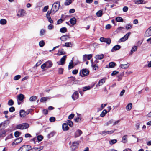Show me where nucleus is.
<instances>
[{"mask_svg": "<svg viewBox=\"0 0 151 151\" xmlns=\"http://www.w3.org/2000/svg\"><path fill=\"white\" fill-rule=\"evenodd\" d=\"M60 6V2L58 1L54 3L52 5L51 9V13L54 14L58 11Z\"/></svg>", "mask_w": 151, "mask_h": 151, "instance_id": "obj_1", "label": "nucleus"}, {"mask_svg": "<svg viewBox=\"0 0 151 151\" xmlns=\"http://www.w3.org/2000/svg\"><path fill=\"white\" fill-rule=\"evenodd\" d=\"M52 65V63L50 61H48L43 63L41 66V68L43 71L46 70L45 68H50Z\"/></svg>", "mask_w": 151, "mask_h": 151, "instance_id": "obj_2", "label": "nucleus"}, {"mask_svg": "<svg viewBox=\"0 0 151 151\" xmlns=\"http://www.w3.org/2000/svg\"><path fill=\"white\" fill-rule=\"evenodd\" d=\"M29 127V124L26 123H22L16 126V127L17 129H27Z\"/></svg>", "mask_w": 151, "mask_h": 151, "instance_id": "obj_3", "label": "nucleus"}, {"mask_svg": "<svg viewBox=\"0 0 151 151\" xmlns=\"http://www.w3.org/2000/svg\"><path fill=\"white\" fill-rule=\"evenodd\" d=\"M80 141L74 142H73L71 148L72 151H73L78 148Z\"/></svg>", "mask_w": 151, "mask_h": 151, "instance_id": "obj_4", "label": "nucleus"}, {"mask_svg": "<svg viewBox=\"0 0 151 151\" xmlns=\"http://www.w3.org/2000/svg\"><path fill=\"white\" fill-rule=\"evenodd\" d=\"M31 148V146L29 145H25L22 146L19 150L18 151H29Z\"/></svg>", "mask_w": 151, "mask_h": 151, "instance_id": "obj_5", "label": "nucleus"}, {"mask_svg": "<svg viewBox=\"0 0 151 151\" xmlns=\"http://www.w3.org/2000/svg\"><path fill=\"white\" fill-rule=\"evenodd\" d=\"M131 33L130 32L128 33H127L125 35L120 39L118 42H124L127 40L128 38L129 37Z\"/></svg>", "mask_w": 151, "mask_h": 151, "instance_id": "obj_6", "label": "nucleus"}, {"mask_svg": "<svg viewBox=\"0 0 151 151\" xmlns=\"http://www.w3.org/2000/svg\"><path fill=\"white\" fill-rule=\"evenodd\" d=\"M26 11L23 9H21L18 11L17 14V16L18 17H21L24 16Z\"/></svg>", "mask_w": 151, "mask_h": 151, "instance_id": "obj_7", "label": "nucleus"}, {"mask_svg": "<svg viewBox=\"0 0 151 151\" xmlns=\"http://www.w3.org/2000/svg\"><path fill=\"white\" fill-rule=\"evenodd\" d=\"M67 58L66 55H64L60 59V61L57 62L58 65H63L65 64V61Z\"/></svg>", "mask_w": 151, "mask_h": 151, "instance_id": "obj_8", "label": "nucleus"}, {"mask_svg": "<svg viewBox=\"0 0 151 151\" xmlns=\"http://www.w3.org/2000/svg\"><path fill=\"white\" fill-rule=\"evenodd\" d=\"M115 131V130L111 131H103L101 133V134L104 135H106L107 134H113L114 132Z\"/></svg>", "mask_w": 151, "mask_h": 151, "instance_id": "obj_9", "label": "nucleus"}, {"mask_svg": "<svg viewBox=\"0 0 151 151\" xmlns=\"http://www.w3.org/2000/svg\"><path fill=\"white\" fill-rule=\"evenodd\" d=\"M51 13V11H48L46 14L47 18L48 19L49 22L51 24L53 23V21L51 18L50 14Z\"/></svg>", "mask_w": 151, "mask_h": 151, "instance_id": "obj_10", "label": "nucleus"}, {"mask_svg": "<svg viewBox=\"0 0 151 151\" xmlns=\"http://www.w3.org/2000/svg\"><path fill=\"white\" fill-rule=\"evenodd\" d=\"M82 73H80V76L82 77L86 76L89 74L88 70L86 69H83L81 71Z\"/></svg>", "mask_w": 151, "mask_h": 151, "instance_id": "obj_11", "label": "nucleus"}, {"mask_svg": "<svg viewBox=\"0 0 151 151\" xmlns=\"http://www.w3.org/2000/svg\"><path fill=\"white\" fill-rule=\"evenodd\" d=\"M23 138L22 137H20L19 138L16 139L14 142L12 143V145H17L20 143L22 140Z\"/></svg>", "mask_w": 151, "mask_h": 151, "instance_id": "obj_12", "label": "nucleus"}, {"mask_svg": "<svg viewBox=\"0 0 151 151\" xmlns=\"http://www.w3.org/2000/svg\"><path fill=\"white\" fill-rule=\"evenodd\" d=\"M92 57V54L85 55L83 56V61H86L90 59Z\"/></svg>", "mask_w": 151, "mask_h": 151, "instance_id": "obj_13", "label": "nucleus"}, {"mask_svg": "<svg viewBox=\"0 0 151 151\" xmlns=\"http://www.w3.org/2000/svg\"><path fill=\"white\" fill-rule=\"evenodd\" d=\"M134 2L135 4L137 5L139 4H145L147 3V1L144 0H135Z\"/></svg>", "mask_w": 151, "mask_h": 151, "instance_id": "obj_14", "label": "nucleus"}, {"mask_svg": "<svg viewBox=\"0 0 151 151\" xmlns=\"http://www.w3.org/2000/svg\"><path fill=\"white\" fill-rule=\"evenodd\" d=\"M82 134V132L80 129L77 130L74 133V137L75 138L79 137Z\"/></svg>", "mask_w": 151, "mask_h": 151, "instance_id": "obj_15", "label": "nucleus"}, {"mask_svg": "<svg viewBox=\"0 0 151 151\" xmlns=\"http://www.w3.org/2000/svg\"><path fill=\"white\" fill-rule=\"evenodd\" d=\"M29 111L28 112H26L24 110H21L19 112L20 116L22 117H24L29 114Z\"/></svg>", "mask_w": 151, "mask_h": 151, "instance_id": "obj_16", "label": "nucleus"}, {"mask_svg": "<svg viewBox=\"0 0 151 151\" xmlns=\"http://www.w3.org/2000/svg\"><path fill=\"white\" fill-rule=\"evenodd\" d=\"M44 148L43 146H39L33 148L32 149V151H40Z\"/></svg>", "mask_w": 151, "mask_h": 151, "instance_id": "obj_17", "label": "nucleus"}, {"mask_svg": "<svg viewBox=\"0 0 151 151\" xmlns=\"http://www.w3.org/2000/svg\"><path fill=\"white\" fill-rule=\"evenodd\" d=\"M70 38L68 35H64L62 36L60 38L61 40L63 41H66L67 39Z\"/></svg>", "mask_w": 151, "mask_h": 151, "instance_id": "obj_18", "label": "nucleus"}, {"mask_svg": "<svg viewBox=\"0 0 151 151\" xmlns=\"http://www.w3.org/2000/svg\"><path fill=\"white\" fill-rule=\"evenodd\" d=\"M151 36V26L148 28L146 31L145 36L147 37Z\"/></svg>", "mask_w": 151, "mask_h": 151, "instance_id": "obj_19", "label": "nucleus"}, {"mask_svg": "<svg viewBox=\"0 0 151 151\" xmlns=\"http://www.w3.org/2000/svg\"><path fill=\"white\" fill-rule=\"evenodd\" d=\"M78 97V93L77 91L75 92L72 96V98L73 100H75L77 99Z\"/></svg>", "mask_w": 151, "mask_h": 151, "instance_id": "obj_20", "label": "nucleus"}, {"mask_svg": "<svg viewBox=\"0 0 151 151\" xmlns=\"http://www.w3.org/2000/svg\"><path fill=\"white\" fill-rule=\"evenodd\" d=\"M98 63V61L96 60L94 61V63H92V66L93 69L95 70H96L98 69V66L96 65V64H97Z\"/></svg>", "mask_w": 151, "mask_h": 151, "instance_id": "obj_21", "label": "nucleus"}, {"mask_svg": "<svg viewBox=\"0 0 151 151\" xmlns=\"http://www.w3.org/2000/svg\"><path fill=\"white\" fill-rule=\"evenodd\" d=\"M51 98L50 97H43L41 98L40 100V101L41 102H43L46 101L47 100H49Z\"/></svg>", "mask_w": 151, "mask_h": 151, "instance_id": "obj_22", "label": "nucleus"}, {"mask_svg": "<svg viewBox=\"0 0 151 151\" xmlns=\"http://www.w3.org/2000/svg\"><path fill=\"white\" fill-rule=\"evenodd\" d=\"M70 22L72 25H73L76 23V19L75 17L72 18L70 19Z\"/></svg>", "mask_w": 151, "mask_h": 151, "instance_id": "obj_23", "label": "nucleus"}, {"mask_svg": "<svg viewBox=\"0 0 151 151\" xmlns=\"http://www.w3.org/2000/svg\"><path fill=\"white\" fill-rule=\"evenodd\" d=\"M106 80L104 78H103L100 80L98 83V85L99 86H100L103 85L105 82Z\"/></svg>", "mask_w": 151, "mask_h": 151, "instance_id": "obj_24", "label": "nucleus"}, {"mask_svg": "<svg viewBox=\"0 0 151 151\" xmlns=\"http://www.w3.org/2000/svg\"><path fill=\"white\" fill-rule=\"evenodd\" d=\"M62 128L64 131H67L69 129V128L67 124L64 123L62 125Z\"/></svg>", "mask_w": 151, "mask_h": 151, "instance_id": "obj_25", "label": "nucleus"}, {"mask_svg": "<svg viewBox=\"0 0 151 151\" xmlns=\"http://www.w3.org/2000/svg\"><path fill=\"white\" fill-rule=\"evenodd\" d=\"M137 46H133L131 50L129 55H132L134 52L136 51L137 50Z\"/></svg>", "mask_w": 151, "mask_h": 151, "instance_id": "obj_26", "label": "nucleus"}, {"mask_svg": "<svg viewBox=\"0 0 151 151\" xmlns=\"http://www.w3.org/2000/svg\"><path fill=\"white\" fill-rule=\"evenodd\" d=\"M104 56L103 54H101L96 55L95 58L96 60H101L104 58Z\"/></svg>", "mask_w": 151, "mask_h": 151, "instance_id": "obj_27", "label": "nucleus"}, {"mask_svg": "<svg viewBox=\"0 0 151 151\" xmlns=\"http://www.w3.org/2000/svg\"><path fill=\"white\" fill-rule=\"evenodd\" d=\"M121 46L118 45H116L114 46L111 49V51L113 52L114 50L116 51L120 48Z\"/></svg>", "mask_w": 151, "mask_h": 151, "instance_id": "obj_28", "label": "nucleus"}, {"mask_svg": "<svg viewBox=\"0 0 151 151\" xmlns=\"http://www.w3.org/2000/svg\"><path fill=\"white\" fill-rule=\"evenodd\" d=\"M94 85L90 86H86L83 87L82 90L83 91H85L87 90H89L92 88Z\"/></svg>", "mask_w": 151, "mask_h": 151, "instance_id": "obj_29", "label": "nucleus"}, {"mask_svg": "<svg viewBox=\"0 0 151 151\" xmlns=\"http://www.w3.org/2000/svg\"><path fill=\"white\" fill-rule=\"evenodd\" d=\"M17 100H19L20 101H22L24 98V96L23 94H20L17 96Z\"/></svg>", "mask_w": 151, "mask_h": 151, "instance_id": "obj_30", "label": "nucleus"}, {"mask_svg": "<svg viewBox=\"0 0 151 151\" xmlns=\"http://www.w3.org/2000/svg\"><path fill=\"white\" fill-rule=\"evenodd\" d=\"M129 66V65L127 63L126 64H121L120 65L121 68L122 69H126L128 68Z\"/></svg>", "mask_w": 151, "mask_h": 151, "instance_id": "obj_31", "label": "nucleus"}, {"mask_svg": "<svg viewBox=\"0 0 151 151\" xmlns=\"http://www.w3.org/2000/svg\"><path fill=\"white\" fill-rule=\"evenodd\" d=\"M132 107V104L131 103H129L126 106V109L127 111H129Z\"/></svg>", "mask_w": 151, "mask_h": 151, "instance_id": "obj_32", "label": "nucleus"}, {"mask_svg": "<svg viewBox=\"0 0 151 151\" xmlns=\"http://www.w3.org/2000/svg\"><path fill=\"white\" fill-rule=\"evenodd\" d=\"M46 32V30L44 29H41L40 32V36H42L44 35Z\"/></svg>", "mask_w": 151, "mask_h": 151, "instance_id": "obj_33", "label": "nucleus"}, {"mask_svg": "<svg viewBox=\"0 0 151 151\" xmlns=\"http://www.w3.org/2000/svg\"><path fill=\"white\" fill-rule=\"evenodd\" d=\"M37 99V97L35 96H33L31 97L29 99V101L31 102H34L36 101Z\"/></svg>", "mask_w": 151, "mask_h": 151, "instance_id": "obj_34", "label": "nucleus"}, {"mask_svg": "<svg viewBox=\"0 0 151 151\" xmlns=\"http://www.w3.org/2000/svg\"><path fill=\"white\" fill-rule=\"evenodd\" d=\"M73 68V60H71L69 63L68 68L69 69H72Z\"/></svg>", "mask_w": 151, "mask_h": 151, "instance_id": "obj_35", "label": "nucleus"}, {"mask_svg": "<svg viewBox=\"0 0 151 151\" xmlns=\"http://www.w3.org/2000/svg\"><path fill=\"white\" fill-rule=\"evenodd\" d=\"M73 44L71 42H66L63 46H65L67 47H71L73 46Z\"/></svg>", "mask_w": 151, "mask_h": 151, "instance_id": "obj_36", "label": "nucleus"}, {"mask_svg": "<svg viewBox=\"0 0 151 151\" xmlns=\"http://www.w3.org/2000/svg\"><path fill=\"white\" fill-rule=\"evenodd\" d=\"M114 122L113 119H111L109 120L107 122L105 123L104 124L105 126H107L109 125L113 124V123Z\"/></svg>", "mask_w": 151, "mask_h": 151, "instance_id": "obj_37", "label": "nucleus"}, {"mask_svg": "<svg viewBox=\"0 0 151 151\" xmlns=\"http://www.w3.org/2000/svg\"><path fill=\"white\" fill-rule=\"evenodd\" d=\"M65 54V52L64 51V50L63 49L59 50L58 51V52L57 54L59 55Z\"/></svg>", "mask_w": 151, "mask_h": 151, "instance_id": "obj_38", "label": "nucleus"}, {"mask_svg": "<svg viewBox=\"0 0 151 151\" xmlns=\"http://www.w3.org/2000/svg\"><path fill=\"white\" fill-rule=\"evenodd\" d=\"M7 23V21L4 19H2L0 20V24L1 25L6 24Z\"/></svg>", "mask_w": 151, "mask_h": 151, "instance_id": "obj_39", "label": "nucleus"}, {"mask_svg": "<svg viewBox=\"0 0 151 151\" xmlns=\"http://www.w3.org/2000/svg\"><path fill=\"white\" fill-rule=\"evenodd\" d=\"M107 113V111L105 109L102 112V113L100 115V116L102 117H104L105 116L106 114Z\"/></svg>", "mask_w": 151, "mask_h": 151, "instance_id": "obj_40", "label": "nucleus"}, {"mask_svg": "<svg viewBox=\"0 0 151 151\" xmlns=\"http://www.w3.org/2000/svg\"><path fill=\"white\" fill-rule=\"evenodd\" d=\"M116 64L115 63L111 62L109 63V66L110 68H113L115 66Z\"/></svg>", "mask_w": 151, "mask_h": 151, "instance_id": "obj_41", "label": "nucleus"}, {"mask_svg": "<svg viewBox=\"0 0 151 151\" xmlns=\"http://www.w3.org/2000/svg\"><path fill=\"white\" fill-rule=\"evenodd\" d=\"M72 3V0H66L64 4L65 6L69 5Z\"/></svg>", "mask_w": 151, "mask_h": 151, "instance_id": "obj_42", "label": "nucleus"}, {"mask_svg": "<svg viewBox=\"0 0 151 151\" xmlns=\"http://www.w3.org/2000/svg\"><path fill=\"white\" fill-rule=\"evenodd\" d=\"M116 20L117 22H123V19L121 17H118L116 18Z\"/></svg>", "mask_w": 151, "mask_h": 151, "instance_id": "obj_43", "label": "nucleus"}, {"mask_svg": "<svg viewBox=\"0 0 151 151\" xmlns=\"http://www.w3.org/2000/svg\"><path fill=\"white\" fill-rule=\"evenodd\" d=\"M127 135H125L123 136L122 139V142L123 143H125L127 141Z\"/></svg>", "mask_w": 151, "mask_h": 151, "instance_id": "obj_44", "label": "nucleus"}, {"mask_svg": "<svg viewBox=\"0 0 151 151\" xmlns=\"http://www.w3.org/2000/svg\"><path fill=\"white\" fill-rule=\"evenodd\" d=\"M37 137V138L38 142L41 141L43 138V136L41 135L38 136Z\"/></svg>", "mask_w": 151, "mask_h": 151, "instance_id": "obj_45", "label": "nucleus"}, {"mask_svg": "<svg viewBox=\"0 0 151 151\" xmlns=\"http://www.w3.org/2000/svg\"><path fill=\"white\" fill-rule=\"evenodd\" d=\"M102 15V11L101 10H99L96 13V15L98 17H101Z\"/></svg>", "mask_w": 151, "mask_h": 151, "instance_id": "obj_46", "label": "nucleus"}, {"mask_svg": "<svg viewBox=\"0 0 151 151\" xmlns=\"http://www.w3.org/2000/svg\"><path fill=\"white\" fill-rule=\"evenodd\" d=\"M67 123L70 127H72L73 123L70 120H68L66 121Z\"/></svg>", "mask_w": 151, "mask_h": 151, "instance_id": "obj_47", "label": "nucleus"}, {"mask_svg": "<svg viewBox=\"0 0 151 151\" xmlns=\"http://www.w3.org/2000/svg\"><path fill=\"white\" fill-rule=\"evenodd\" d=\"M45 43L43 40L40 41L39 42V45L41 47H43L45 45Z\"/></svg>", "mask_w": 151, "mask_h": 151, "instance_id": "obj_48", "label": "nucleus"}, {"mask_svg": "<svg viewBox=\"0 0 151 151\" xmlns=\"http://www.w3.org/2000/svg\"><path fill=\"white\" fill-rule=\"evenodd\" d=\"M6 131L5 130H3L0 133V134L2 137H5L6 135Z\"/></svg>", "mask_w": 151, "mask_h": 151, "instance_id": "obj_49", "label": "nucleus"}, {"mask_svg": "<svg viewBox=\"0 0 151 151\" xmlns=\"http://www.w3.org/2000/svg\"><path fill=\"white\" fill-rule=\"evenodd\" d=\"M31 141L33 142L35 144H36L37 142H38V139H37V137H35L33 139H31Z\"/></svg>", "mask_w": 151, "mask_h": 151, "instance_id": "obj_50", "label": "nucleus"}, {"mask_svg": "<svg viewBox=\"0 0 151 151\" xmlns=\"http://www.w3.org/2000/svg\"><path fill=\"white\" fill-rule=\"evenodd\" d=\"M14 104V101L12 99L9 100L8 102V105L10 106L13 105Z\"/></svg>", "mask_w": 151, "mask_h": 151, "instance_id": "obj_51", "label": "nucleus"}, {"mask_svg": "<svg viewBox=\"0 0 151 151\" xmlns=\"http://www.w3.org/2000/svg\"><path fill=\"white\" fill-rule=\"evenodd\" d=\"M132 28V26L129 24H127L125 26V28L127 30L130 29Z\"/></svg>", "mask_w": 151, "mask_h": 151, "instance_id": "obj_52", "label": "nucleus"}, {"mask_svg": "<svg viewBox=\"0 0 151 151\" xmlns=\"http://www.w3.org/2000/svg\"><path fill=\"white\" fill-rule=\"evenodd\" d=\"M60 31L62 33H65L67 31V29L65 27H63L60 29Z\"/></svg>", "mask_w": 151, "mask_h": 151, "instance_id": "obj_53", "label": "nucleus"}, {"mask_svg": "<svg viewBox=\"0 0 151 151\" xmlns=\"http://www.w3.org/2000/svg\"><path fill=\"white\" fill-rule=\"evenodd\" d=\"M117 142V140L116 139H112L111 140L109 141V144L110 145H113L114 144H115Z\"/></svg>", "mask_w": 151, "mask_h": 151, "instance_id": "obj_54", "label": "nucleus"}, {"mask_svg": "<svg viewBox=\"0 0 151 151\" xmlns=\"http://www.w3.org/2000/svg\"><path fill=\"white\" fill-rule=\"evenodd\" d=\"M111 42V40L109 38H105L104 42L107 43L108 44H109Z\"/></svg>", "mask_w": 151, "mask_h": 151, "instance_id": "obj_55", "label": "nucleus"}, {"mask_svg": "<svg viewBox=\"0 0 151 151\" xmlns=\"http://www.w3.org/2000/svg\"><path fill=\"white\" fill-rule=\"evenodd\" d=\"M21 77L20 75H17L15 76L14 78V79L15 80H17L19 79Z\"/></svg>", "mask_w": 151, "mask_h": 151, "instance_id": "obj_56", "label": "nucleus"}, {"mask_svg": "<svg viewBox=\"0 0 151 151\" xmlns=\"http://www.w3.org/2000/svg\"><path fill=\"white\" fill-rule=\"evenodd\" d=\"M54 28V26L52 24H49L47 27V28L49 30H52Z\"/></svg>", "mask_w": 151, "mask_h": 151, "instance_id": "obj_57", "label": "nucleus"}, {"mask_svg": "<svg viewBox=\"0 0 151 151\" xmlns=\"http://www.w3.org/2000/svg\"><path fill=\"white\" fill-rule=\"evenodd\" d=\"M20 135V133L18 131H16L14 133V136L16 137H18Z\"/></svg>", "mask_w": 151, "mask_h": 151, "instance_id": "obj_58", "label": "nucleus"}, {"mask_svg": "<svg viewBox=\"0 0 151 151\" xmlns=\"http://www.w3.org/2000/svg\"><path fill=\"white\" fill-rule=\"evenodd\" d=\"M48 7H49V6H45L43 8V9L42 10V11L43 12H46L47 11L48 9Z\"/></svg>", "mask_w": 151, "mask_h": 151, "instance_id": "obj_59", "label": "nucleus"}, {"mask_svg": "<svg viewBox=\"0 0 151 151\" xmlns=\"http://www.w3.org/2000/svg\"><path fill=\"white\" fill-rule=\"evenodd\" d=\"M120 120H117V121H115L114 120V122L113 123V125L115 126L116 124H117L119 122H120Z\"/></svg>", "mask_w": 151, "mask_h": 151, "instance_id": "obj_60", "label": "nucleus"}, {"mask_svg": "<svg viewBox=\"0 0 151 151\" xmlns=\"http://www.w3.org/2000/svg\"><path fill=\"white\" fill-rule=\"evenodd\" d=\"M49 120L51 122H54L55 121V118L54 117H52L50 118Z\"/></svg>", "mask_w": 151, "mask_h": 151, "instance_id": "obj_61", "label": "nucleus"}, {"mask_svg": "<svg viewBox=\"0 0 151 151\" xmlns=\"http://www.w3.org/2000/svg\"><path fill=\"white\" fill-rule=\"evenodd\" d=\"M15 111V108L14 107H11L9 109V111L10 112H12Z\"/></svg>", "mask_w": 151, "mask_h": 151, "instance_id": "obj_62", "label": "nucleus"}, {"mask_svg": "<svg viewBox=\"0 0 151 151\" xmlns=\"http://www.w3.org/2000/svg\"><path fill=\"white\" fill-rule=\"evenodd\" d=\"M111 26L110 24H108L106 25L105 28L107 29H110L111 27Z\"/></svg>", "mask_w": 151, "mask_h": 151, "instance_id": "obj_63", "label": "nucleus"}, {"mask_svg": "<svg viewBox=\"0 0 151 151\" xmlns=\"http://www.w3.org/2000/svg\"><path fill=\"white\" fill-rule=\"evenodd\" d=\"M74 115L73 114H71L68 117V118L69 119H72L74 117Z\"/></svg>", "mask_w": 151, "mask_h": 151, "instance_id": "obj_64", "label": "nucleus"}]
</instances>
